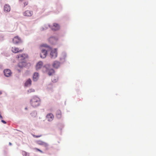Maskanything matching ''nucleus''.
<instances>
[{
	"instance_id": "f3484780",
	"label": "nucleus",
	"mask_w": 156,
	"mask_h": 156,
	"mask_svg": "<svg viewBox=\"0 0 156 156\" xmlns=\"http://www.w3.org/2000/svg\"><path fill=\"white\" fill-rule=\"evenodd\" d=\"M26 64V63L25 62H22L19 63L18 66L20 68H22L25 66Z\"/></svg>"
},
{
	"instance_id": "39448f33",
	"label": "nucleus",
	"mask_w": 156,
	"mask_h": 156,
	"mask_svg": "<svg viewBox=\"0 0 156 156\" xmlns=\"http://www.w3.org/2000/svg\"><path fill=\"white\" fill-rule=\"evenodd\" d=\"M11 50L13 53H15L21 52L23 51L22 50L18 48L15 47H12Z\"/></svg>"
},
{
	"instance_id": "9b49d317",
	"label": "nucleus",
	"mask_w": 156,
	"mask_h": 156,
	"mask_svg": "<svg viewBox=\"0 0 156 156\" xmlns=\"http://www.w3.org/2000/svg\"><path fill=\"white\" fill-rule=\"evenodd\" d=\"M39 78V75L38 73L35 72L34 73L33 76V79L34 81H37Z\"/></svg>"
},
{
	"instance_id": "f03ea898",
	"label": "nucleus",
	"mask_w": 156,
	"mask_h": 156,
	"mask_svg": "<svg viewBox=\"0 0 156 156\" xmlns=\"http://www.w3.org/2000/svg\"><path fill=\"white\" fill-rule=\"evenodd\" d=\"M48 47V45H41L40 48L41 50V52L40 54V56L41 58H45L47 55V51Z\"/></svg>"
},
{
	"instance_id": "c756f323",
	"label": "nucleus",
	"mask_w": 156,
	"mask_h": 156,
	"mask_svg": "<svg viewBox=\"0 0 156 156\" xmlns=\"http://www.w3.org/2000/svg\"><path fill=\"white\" fill-rule=\"evenodd\" d=\"M2 94V92L1 91H0V95H1Z\"/></svg>"
},
{
	"instance_id": "2eb2a0df",
	"label": "nucleus",
	"mask_w": 156,
	"mask_h": 156,
	"mask_svg": "<svg viewBox=\"0 0 156 156\" xmlns=\"http://www.w3.org/2000/svg\"><path fill=\"white\" fill-rule=\"evenodd\" d=\"M4 11L9 12L10 10V7L8 4H5L4 6Z\"/></svg>"
},
{
	"instance_id": "4be33fe9",
	"label": "nucleus",
	"mask_w": 156,
	"mask_h": 156,
	"mask_svg": "<svg viewBox=\"0 0 156 156\" xmlns=\"http://www.w3.org/2000/svg\"><path fill=\"white\" fill-rule=\"evenodd\" d=\"M34 91H35L34 90V89H30L29 90H28V91H27L28 93V94L29 93H32V92H34Z\"/></svg>"
},
{
	"instance_id": "b1692460",
	"label": "nucleus",
	"mask_w": 156,
	"mask_h": 156,
	"mask_svg": "<svg viewBox=\"0 0 156 156\" xmlns=\"http://www.w3.org/2000/svg\"><path fill=\"white\" fill-rule=\"evenodd\" d=\"M33 136H34V137L35 138H38L41 136H42V135L41 134L37 136L34 135H33Z\"/></svg>"
},
{
	"instance_id": "6ab92c4d",
	"label": "nucleus",
	"mask_w": 156,
	"mask_h": 156,
	"mask_svg": "<svg viewBox=\"0 0 156 156\" xmlns=\"http://www.w3.org/2000/svg\"><path fill=\"white\" fill-rule=\"evenodd\" d=\"M54 73V70L53 69H51L48 71V73L49 75L51 76Z\"/></svg>"
},
{
	"instance_id": "4468645a",
	"label": "nucleus",
	"mask_w": 156,
	"mask_h": 156,
	"mask_svg": "<svg viewBox=\"0 0 156 156\" xmlns=\"http://www.w3.org/2000/svg\"><path fill=\"white\" fill-rule=\"evenodd\" d=\"M43 63L42 62L40 61L39 62L36 66V69L38 70L41 69L43 66Z\"/></svg>"
},
{
	"instance_id": "1a4fd4ad",
	"label": "nucleus",
	"mask_w": 156,
	"mask_h": 156,
	"mask_svg": "<svg viewBox=\"0 0 156 156\" xmlns=\"http://www.w3.org/2000/svg\"><path fill=\"white\" fill-rule=\"evenodd\" d=\"M46 119L49 121H51L53 119L54 116L51 113L48 114L46 117Z\"/></svg>"
},
{
	"instance_id": "dca6fc26",
	"label": "nucleus",
	"mask_w": 156,
	"mask_h": 156,
	"mask_svg": "<svg viewBox=\"0 0 156 156\" xmlns=\"http://www.w3.org/2000/svg\"><path fill=\"white\" fill-rule=\"evenodd\" d=\"M56 115L57 117L58 118H61L62 116L61 112L60 110H58L56 112Z\"/></svg>"
},
{
	"instance_id": "0eeeda50",
	"label": "nucleus",
	"mask_w": 156,
	"mask_h": 156,
	"mask_svg": "<svg viewBox=\"0 0 156 156\" xmlns=\"http://www.w3.org/2000/svg\"><path fill=\"white\" fill-rule=\"evenodd\" d=\"M27 58V55L26 54H22L18 55V58L20 60H23Z\"/></svg>"
},
{
	"instance_id": "6e6552de",
	"label": "nucleus",
	"mask_w": 156,
	"mask_h": 156,
	"mask_svg": "<svg viewBox=\"0 0 156 156\" xmlns=\"http://www.w3.org/2000/svg\"><path fill=\"white\" fill-rule=\"evenodd\" d=\"M52 30H58L59 28V25L56 23H53L52 26L50 27Z\"/></svg>"
},
{
	"instance_id": "a211bd4d",
	"label": "nucleus",
	"mask_w": 156,
	"mask_h": 156,
	"mask_svg": "<svg viewBox=\"0 0 156 156\" xmlns=\"http://www.w3.org/2000/svg\"><path fill=\"white\" fill-rule=\"evenodd\" d=\"M31 80L30 79H29L25 82V86H28L30 85L31 84Z\"/></svg>"
},
{
	"instance_id": "20e7f679",
	"label": "nucleus",
	"mask_w": 156,
	"mask_h": 156,
	"mask_svg": "<svg viewBox=\"0 0 156 156\" xmlns=\"http://www.w3.org/2000/svg\"><path fill=\"white\" fill-rule=\"evenodd\" d=\"M51 57L52 58H55L57 56V50L55 49L52 50L50 54Z\"/></svg>"
},
{
	"instance_id": "aec40b11",
	"label": "nucleus",
	"mask_w": 156,
	"mask_h": 156,
	"mask_svg": "<svg viewBox=\"0 0 156 156\" xmlns=\"http://www.w3.org/2000/svg\"><path fill=\"white\" fill-rule=\"evenodd\" d=\"M58 80V79L57 77H55L54 76H52L51 78L52 81L53 83H55Z\"/></svg>"
},
{
	"instance_id": "393cba45",
	"label": "nucleus",
	"mask_w": 156,
	"mask_h": 156,
	"mask_svg": "<svg viewBox=\"0 0 156 156\" xmlns=\"http://www.w3.org/2000/svg\"><path fill=\"white\" fill-rule=\"evenodd\" d=\"M35 149V150H37V151H39L41 153H43V152L42 151H41V150H40L39 149L36 148Z\"/></svg>"
},
{
	"instance_id": "cd10ccee",
	"label": "nucleus",
	"mask_w": 156,
	"mask_h": 156,
	"mask_svg": "<svg viewBox=\"0 0 156 156\" xmlns=\"http://www.w3.org/2000/svg\"><path fill=\"white\" fill-rule=\"evenodd\" d=\"M0 117L1 118H2V117L1 116V114H0Z\"/></svg>"
},
{
	"instance_id": "5701e85b",
	"label": "nucleus",
	"mask_w": 156,
	"mask_h": 156,
	"mask_svg": "<svg viewBox=\"0 0 156 156\" xmlns=\"http://www.w3.org/2000/svg\"><path fill=\"white\" fill-rule=\"evenodd\" d=\"M44 142L41 141V140H38L37 141V143L40 145H42L43 143Z\"/></svg>"
},
{
	"instance_id": "9d476101",
	"label": "nucleus",
	"mask_w": 156,
	"mask_h": 156,
	"mask_svg": "<svg viewBox=\"0 0 156 156\" xmlns=\"http://www.w3.org/2000/svg\"><path fill=\"white\" fill-rule=\"evenodd\" d=\"M23 15L25 16H30L33 15L32 11L27 10L23 13Z\"/></svg>"
},
{
	"instance_id": "f257e3e1",
	"label": "nucleus",
	"mask_w": 156,
	"mask_h": 156,
	"mask_svg": "<svg viewBox=\"0 0 156 156\" xmlns=\"http://www.w3.org/2000/svg\"><path fill=\"white\" fill-rule=\"evenodd\" d=\"M41 102L40 98L36 96L33 97L30 101V104L34 107L39 106L40 105Z\"/></svg>"
},
{
	"instance_id": "a878e982",
	"label": "nucleus",
	"mask_w": 156,
	"mask_h": 156,
	"mask_svg": "<svg viewBox=\"0 0 156 156\" xmlns=\"http://www.w3.org/2000/svg\"><path fill=\"white\" fill-rule=\"evenodd\" d=\"M28 3L27 2H24V6L25 7L28 5Z\"/></svg>"
},
{
	"instance_id": "423d86ee",
	"label": "nucleus",
	"mask_w": 156,
	"mask_h": 156,
	"mask_svg": "<svg viewBox=\"0 0 156 156\" xmlns=\"http://www.w3.org/2000/svg\"><path fill=\"white\" fill-rule=\"evenodd\" d=\"M4 73L5 76L6 77H9L12 75V73L10 70L9 69H5Z\"/></svg>"
},
{
	"instance_id": "bb28decb",
	"label": "nucleus",
	"mask_w": 156,
	"mask_h": 156,
	"mask_svg": "<svg viewBox=\"0 0 156 156\" xmlns=\"http://www.w3.org/2000/svg\"><path fill=\"white\" fill-rule=\"evenodd\" d=\"M2 122L3 123H4V124H6V122L4 120H2Z\"/></svg>"
},
{
	"instance_id": "7c9ffc66",
	"label": "nucleus",
	"mask_w": 156,
	"mask_h": 156,
	"mask_svg": "<svg viewBox=\"0 0 156 156\" xmlns=\"http://www.w3.org/2000/svg\"><path fill=\"white\" fill-rule=\"evenodd\" d=\"M9 144L10 145H11V143H9Z\"/></svg>"
},
{
	"instance_id": "f8f14e48",
	"label": "nucleus",
	"mask_w": 156,
	"mask_h": 156,
	"mask_svg": "<svg viewBox=\"0 0 156 156\" xmlns=\"http://www.w3.org/2000/svg\"><path fill=\"white\" fill-rule=\"evenodd\" d=\"M60 65V63L58 61H55L53 64V66L55 68H58L59 67Z\"/></svg>"
},
{
	"instance_id": "ddd939ff",
	"label": "nucleus",
	"mask_w": 156,
	"mask_h": 156,
	"mask_svg": "<svg viewBox=\"0 0 156 156\" xmlns=\"http://www.w3.org/2000/svg\"><path fill=\"white\" fill-rule=\"evenodd\" d=\"M58 40L57 37H50L49 39V41L51 44H53Z\"/></svg>"
},
{
	"instance_id": "c85d7f7f",
	"label": "nucleus",
	"mask_w": 156,
	"mask_h": 156,
	"mask_svg": "<svg viewBox=\"0 0 156 156\" xmlns=\"http://www.w3.org/2000/svg\"><path fill=\"white\" fill-rule=\"evenodd\" d=\"M26 152H23V154L24 153H25Z\"/></svg>"
},
{
	"instance_id": "412c9836",
	"label": "nucleus",
	"mask_w": 156,
	"mask_h": 156,
	"mask_svg": "<svg viewBox=\"0 0 156 156\" xmlns=\"http://www.w3.org/2000/svg\"><path fill=\"white\" fill-rule=\"evenodd\" d=\"M42 146L45 147V148H46V149H47L48 146V143L44 142Z\"/></svg>"
},
{
	"instance_id": "7ed1b4c3",
	"label": "nucleus",
	"mask_w": 156,
	"mask_h": 156,
	"mask_svg": "<svg viewBox=\"0 0 156 156\" xmlns=\"http://www.w3.org/2000/svg\"><path fill=\"white\" fill-rule=\"evenodd\" d=\"M13 43L14 44H18L22 42V40L20 37L18 36L14 37L12 40Z\"/></svg>"
}]
</instances>
